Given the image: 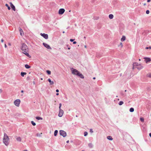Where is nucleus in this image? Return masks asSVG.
<instances>
[{
	"label": "nucleus",
	"instance_id": "obj_5",
	"mask_svg": "<svg viewBox=\"0 0 151 151\" xmlns=\"http://www.w3.org/2000/svg\"><path fill=\"white\" fill-rule=\"evenodd\" d=\"M60 134L61 135L65 137L66 136L67 134L66 132L64 131L60 130Z\"/></svg>",
	"mask_w": 151,
	"mask_h": 151
},
{
	"label": "nucleus",
	"instance_id": "obj_53",
	"mask_svg": "<svg viewBox=\"0 0 151 151\" xmlns=\"http://www.w3.org/2000/svg\"><path fill=\"white\" fill-rule=\"evenodd\" d=\"M85 48H86V45H85Z\"/></svg>",
	"mask_w": 151,
	"mask_h": 151
},
{
	"label": "nucleus",
	"instance_id": "obj_10",
	"mask_svg": "<svg viewBox=\"0 0 151 151\" xmlns=\"http://www.w3.org/2000/svg\"><path fill=\"white\" fill-rule=\"evenodd\" d=\"M19 31L20 33V35L21 36H23L24 35V32L22 29L20 28H19Z\"/></svg>",
	"mask_w": 151,
	"mask_h": 151
},
{
	"label": "nucleus",
	"instance_id": "obj_20",
	"mask_svg": "<svg viewBox=\"0 0 151 151\" xmlns=\"http://www.w3.org/2000/svg\"><path fill=\"white\" fill-rule=\"evenodd\" d=\"M25 67L26 68H27V69L31 67L30 66H29V65H28L27 64H26L25 65Z\"/></svg>",
	"mask_w": 151,
	"mask_h": 151
},
{
	"label": "nucleus",
	"instance_id": "obj_42",
	"mask_svg": "<svg viewBox=\"0 0 151 151\" xmlns=\"http://www.w3.org/2000/svg\"><path fill=\"white\" fill-rule=\"evenodd\" d=\"M4 47L5 48H6L7 47V45L6 44H5Z\"/></svg>",
	"mask_w": 151,
	"mask_h": 151
},
{
	"label": "nucleus",
	"instance_id": "obj_40",
	"mask_svg": "<svg viewBox=\"0 0 151 151\" xmlns=\"http://www.w3.org/2000/svg\"><path fill=\"white\" fill-rule=\"evenodd\" d=\"M2 91V89H0V93H1Z\"/></svg>",
	"mask_w": 151,
	"mask_h": 151
},
{
	"label": "nucleus",
	"instance_id": "obj_37",
	"mask_svg": "<svg viewBox=\"0 0 151 151\" xmlns=\"http://www.w3.org/2000/svg\"><path fill=\"white\" fill-rule=\"evenodd\" d=\"M74 40H74H73V39H70V41H71V42H73Z\"/></svg>",
	"mask_w": 151,
	"mask_h": 151
},
{
	"label": "nucleus",
	"instance_id": "obj_39",
	"mask_svg": "<svg viewBox=\"0 0 151 151\" xmlns=\"http://www.w3.org/2000/svg\"><path fill=\"white\" fill-rule=\"evenodd\" d=\"M1 42H4V40L3 39H2L1 40Z\"/></svg>",
	"mask_w": 151,
	"mask_h": 151
},
{
	"label": "nucleus",
	"instance_id": "obj_6",
	"mask_svg": "<svg viewBox=\"0 0 151 151\" xmlns=\"http://www.w3.org/2000/svg\"><path fill=\"white\" fill-rule=\"evenodd\" d=\"M65 12V10L64 9H60L58 11V14H63Z\"/></svg>",
	"mask_w": 151,
	"mask_h": 151
},
{
	"label": "nucleus",
	"instance_id": "obj_45",
	"mask_svg": "<svg viewBox=\"0 0 151 151\" xmlns=\"http://www.w3.org/2000/svg\"><path fill=\"white\" fill-rule=\"evenodd\" d=\"M8 44L10 46L11 45V44L10 43H9Z\"/></svg>",
	"mask_w": 151,
	"mask_h": 151
},
{
	"label": "nucleus",
	"instance_id": "obj_18",
	"mask_svg": "<svg viewBox=\"0 0 151 151\" xmlns=\"http://www.w3.org/2000/svg\"><path fill=\"white\" fill-rule=\"evenodd\" d=\"M26 74L27 73L25 72H21V75L22 77H24V75H26Z\"/></svg>",
	"mask_w": 151,
	"mask_h": 151
},
{
	"label": "nucleus",
	"instance_id": "obj_57",
	"mask_svg": "<svg viewBox=\"0 0 151 151\" xmlns=\"http://www.w3.org/2000/svg\"><path fill=\"white\" fill-rule=\"evenodd\" d=\"M82 151H84V150H82Z\"/></svg>",
	"mask_w": 151,
	"mask_h": 151
},
{
	"label": "nucleus",
	"instance_id": "obj_3",
	"mask_svg": "<svg viewBox=\"0 0 151 151\" xmlns=\"http://www.w3.org/2000/svg\"><path fill=\"white\" fill-rule=\"evenodd\" d=\"M3 141V142L7 146L8 145L9 142V138L6 133L4 134Z\"/></svg>",
	"mask_w": 151,
	"mask_h": 151
},
{
	"label": "nucleus",
	"instance_id": "obj_48",
	"mask_svg": "<svg viewBox=\"0 0 151 151\" xmlns=\"http://www.w3.org/2000/svg\"><path fill=\"white\" fill-rule=\"evenodd\" d=\"M21 92L22 93H23V90H22V91H21Z\"/></svg>",
	"mask_w": 151,
	"mask_h": 151
},
{
	"label": "nucleus",
	"instance_id": "obj_30",
	"mask_svg": "<svg viewBox=\"0 0 151 151\" xmlns=\"http://www.w3.org/2000/svg\"><path fill=\"white\" fill-rule=\"evenodd\" d=\"M147 75L148 77L150 78H151V73H149Z\"/></svg>",
	"mask_w": 151,
	"mask_h": 151
},
{
	"label": "nucleus",
	"instance_id": "obj_43",
	"mask_svg": "<svg viewBox=\"0 0 151 151\" xmlns=\"http://www.w3.org/2000/svg\"><path fill=\"white\" fill-rule=\"evenodd\" d=\"M149 136L151 137V133H149Z\"/></svg>",
	"mask_w": 151,
	"mask_h": 151
},
{
	"label": "nucleus",
	"instance_id": "obj_41",
	"mask_svg": "<svg viewBox=\"0 0 151 151\" xmlns=\"http://www.w3.org/2000/svg\"><path fill=\"white\" fill-rule=\"evenodd\" d=\"M56 91L57 92H59V91L58 89H57V90H56Z\"/></svg>",
	"mask_w": 151,
	"mask_h": 151
},
{
	"label": "nucleus",
	"instance_id": "obj_25",
	"mask_svg": "<svg viewBox=\"0 0 151 151\" xmlns=\"http://www.w3.org/2000/svg\"><path fill=\"white\" fill-rule=\"evenodd\" d=\"M5 6H6L7 7L8 10H9L10 9V7L7 4H5Z\"/></svg>",
	"mask_w": 151,
	"mask_h": 151
},
{
	"label": "nucleus",
	"instance_id": "obj_15",
	"mask_svg": "<svg viewBox=\"0 0 151 151\" xmlns=\"http://www.w3.org/2000/svg\"><path fill=\"white\" fill-rule=\"evenodd\" d=\"M118 47L120 48H122L123 47V45L122 42H121L120 44L118 45Z\"/></svg>",
	"mask_w": 151,
	"mask_h": 151
},
{
	"label": "nucleus",
	"instance_id": "obj_22",
	"mask_svg": "<svg viewBox=\"0 0 151 151\" xmlns=\"http://www.w3.org/2000/svg\"><path fill=\"white\" fill-rule=\"evenodd\" d=\"M58 133V131L57 130H56L54 132V135L55 136H56L57 135V134Z\"/></svg>",
	"mask_w": 151,
	"mask_h": 151
},
{
	"label": "nucleus",
	"instance_id": "obj_11",
	"mask_svg": "<svg viewBox=\"0 0 151 151\" xmlns=\"http://www.w3.org/2000/svg\"><path fill=\"white\" fill-rule=\"evenodd\" d=\"M144 58L145 59V61L147 63V62H150L151 61V59L150 58Z\"/></svg>",
	"mask_w": 151,
	"mask_h": 151
},
{
	"label": "nucleus",
	"instance_id": "obj_31",
	"mask_svg": "<svg viewBox=\"0 0 151 151\" xmlns=\"http://www.w3.org/2000/svg\"><path fill=\"white\" fill-rule=\"evenodd\" d=\"M88 134V133L87 132H85L84 133V135L85 136H86Z\"/></svg>",
	"mask_w": 151,
	"mask_h": 151
},
{
	"label": "nucleus",
	"instance_id": "obj_35",
	"mask_svg": "<svg viewBox=\"0 0 151 151\" xmlns=\"http://www.w3.org/2000/svg\"><path fill=\"white\" fill-rule=\"evenodd\" d=\"M145 49H151V46H150L149 47H146L145 48Z\"/></svg>",
	"mask_w": 151,
	"mask_h": 151
},
{
	"label": "nucleus",
	"instance_id": "obj_54",
	"mask_svg": "<svg viewBox=\"0 0 151 151\" xmlns=\"http://www.w3.org/2000/svg\"><path fill=\"white\" fill-rule=\"evenodd\" d=\"M140 60H141L140 59H139V61H140Z\"/></svg>",
	"mask_w": 151,
	"mask_h": 151
},
{
	"label": "nucleus",
	"instance_id": "obj_1",
	"mask_svg": "<svg viewBox=\"0 0 151 151\" xmlns=\"http://www.w3.org/2000/svg\"><path fill=\"white\" fill-rule=\"evenodd\" d=\"M22 52L28 57L30 58L31 56L28 53L29 48L24 43L22 44L20 47Z\"/></svg>",
	"mask_w": 151,
	"mask_h": 151
},
{
	"label": "nucleus",
	"instance_id": "obj_44",
	"mask_svg": "<svg viewBox=\"0 0 151 151\" xmlns=\"http://www.w3.org/2000/svg\"><path fill=\"white\" fill-rule=\"evenodd\" d=\"M150 1H151V0H147V2H150Z\"/></svg>",
	"mask_w": 151,
	"mask_h": 151
},
{
	"label": "nucleus",
	"instance_id": "obj_14",
	"mask_svg": "<svg viewBox=\"0 0 151 151\" xmlns=\"http://www.w3.org/2000/svg\"><path fill=\"white\" fill-rule=\"evenodd\" d=\"M48 81L49 82V83H50V85H53L54 84L53 81H51V79H50L49 78L48 79Z\"/></svg>",
	"mask_w": 151,
	"mask_h": 151
},
{
	"label": "nucleus",
	"instance_id": "obj_33",
	"mask_svg": "<svg viewBox=\"0 0 151 151\" xmlns=\"http://www.w3.org/2000/svg\"><path fill=\"white\" fill-rule=\"evenodd\" d=\"M61 106H62L61 104V103H60L59 104V109H61Z\"/></svg>",
	"mask_w": 151,
	"mask_h": 151
},
{
	"label": "nucleus",
	"instance_id": "obj_9",
	"mask_svg": "<svg viewBox=\"0 0 151 151\" xmlns=\"http://www.w3.org/2000/svg\"><path fill=\"white\" fill-rule=\"evenodd\" d=\"M43 44L44 45V46L45 47H46V48H47V49H51V48L50 47V46L48 45L47 44L45 43H43Z\"/></svg>",
	"mask_w": 151,
	"mask_h": 151
},
{
	"label": "nucleus",
	"instance_id": "obj_34",
	"mask_svg": "<svg viewBox=\"0 0 151 151\" xmlns=\"http://www.w3.org/2000/svg\"><path fill=\"white\" fill-rule=\"evenodd\" d=\"M150 13V11L149 10H147L146 11V13L147 14H148L149 13Z\"/></svg>",
	"mask_w": 151,
	"mask_h": 151
},
{
	"label": "nucleus",
	"instance_id": "obj_52",
	"mask_svg": "<svg viewBox=\"0 0 151 151\" xmlns=\"http://www.w3.org/2000/svg\"><path fill=\"white\" fill-rule=\"evenodd\" d=\"M41 79L42 80H43V78H41Z\"/></svg>",
	"mask_w": 151,
	"mask_h": 151
},
{
	"label": "nucleus",
	"instance_id": "obj_46",
	"mask_svg": "<svg viewBox=\"0 0 151 151\" xmlns=\"http://www.w3.org/2000/svg\"><path fill=\"white\" fill-rule=\"evenodd\" d=\"M56 95L57 96H58L59 95V93H56Z\"/></svg>",
	"mask_w": 151,
	"mask_h": 151
},
{
	"label": "nucleus",
	"instance_id": "obj_50",
	"mask_svg": "<svg viewBox=\"0 0 151 151\" xmlns=\"http://www.w3.org/2000/svg\"><path fill=\"white\" fill-rule=\"evenodd\" d=\"M95 78H96L95 77H93V79H95Z\"/></svg>",
	"mask_w": 151,
	"mask_h": 151
},
{
	"label": "nucleus",
	"instance_id": "obj_55",
	"mask_svg": "<svg viewBox=\"0 0 151 151\" xmlns=\"http://www.w3.org/2000/svg\"><path fill=\"white\" fill-rule=\"evenodd\" d=\"M71 12V11H70V10L69 11V12Z\"/></svg>",
	"mask_w": 151,
	"mask_h": 151
},
{
	"label": "nucleus",
	"instance_id": "obj_19",
	"mask_svg": "<svg viewBox=\"0 0 151 151\" xmlns=\"http://www.w3.org/2000/svg\"><path fill=\"white\" fill-rule=\"evenodd\" d=\"M107 138L109 140H113V139L112 137L111 136H108L107 137Z\"/></svg>",
	"mask_w": 151,
	"mask_h": 151
},
{
	"label": "nucleus",
	"instance_id": "obj_56",
	"mask_svg": "<svg viewBox=\"0 0 151 151\" xmlns=\"http://www.w3.org/2000/svg\"><path fill=\"white\" fill-rule=\"evenodd\" d=\"M63 33H64V32H63Z\"/></svg>",
	"mask_w": 151,
	"mask_h": 151
},
{
	"label": "nucleus",
	"instance_id": "obj_27",
	"mask_svg": "<svg viewBox=\"0 0 151 151\" xmlns=\"http://www.w3.org/2000/svg\"><path fill=\"white\" fill-rule=\"evenodd\" d=\"M31 123L33 126H35L36 125L35 123L33 121H31Z\"/></svg>",
	"mask_w": 151,
	"mask_h": 151
},
{
	"label": "nucleus",
	"instance_id": "obj_13",
	"mask_svg": "<svg viewBox=\"0 0 151 151\" xmlns=\"http://www.w3.org/2000/svg\"><path fill=\"white\" fill-rule=\"evenodd\" d=\"M12 9L14 11H15V8L14 6L12 4L10 3Z\"/></svg>",
	"mask_w": 151,
	"mask_h": 151
},
{
	"label": "nucleus",
	"instance_id": "obj_2",
	"mask_svg": "<svg viewBox=\"0 0 151 151\" xmlns=\"http://www.w3.org/2000/svg\"><path fill=\"white\" fill-rule=\"evenodd\" d=\"M71 70L72 73L73 75H77L79 76L81 78H84V77L83 75L80 73L76 69L72 68Z\"/></svg>",
	"mask_w": 151,
	"mask_h": 151
},
{
	"label": "nucleus",
	"instance_id": "obj_17",
	"mask_svg": "<svg viewBox=\"0 0 151 151\" xmlns=\"http://www.w3.org/2000/svg\"><path fill=\"white\" fill-rule=\"evenodd\" d=\"M113 17H114V16L113 14H110L109 15V18H110V19H112L113 18Z\"/></svg>",
	"mask_w": 151,
	"mask_h": 151
},
{
	"label": "nucleus",
	"instance_id": "obj_24",
	"mask_svg": "<svg viewBox=\"0 0 151 151\" xmlns=\"http://www.w3.org/2000/svg\"><path fill=\"white\" fill-rule=\"evenodd\" d=\"M36 118L37 120H42V119L39 116H37L36 117Z\"/></svg>",
	"mask_w": 151,
	"mask_h": 151
},
{
	"label": "nucleus",
	"instance_id": "obj_21",
	"mask_svg": "<svg viewBox=\"0 0 151 151\" xmlns=\"http://www.w3.org/2000/svg\"><path fill=\"white\" fill-rule=\"evenodd\" d=\"M17 141L21 142V138L20 137H18L17 138Z\"/></svg>",
	"mask_w": 151,
	"mask_h": 151
},
{
	"label": "nucleus",
	"instance_id": "obj_7",
	"mask_svg": "<svg viewBox=\"0 0 151 151\" xmlns=\"http://www.w3.org/2000/svg\"><path fill=\"white\" fill-rule=\"evenodd\" d=\"M40 35L41 36H42L46 39H47L48 38V35L47 34L41 33H40Z\"/></svg>",
	"mask_w": 151,
	"mask_h": 151
},
{
	"label": "nucleus",
	"instance_id": "obj_12",
	"mask_svg": "<svg viewBox=\"0 0 151 151\" xmlns=\"http://www.w3.org/2000/svg\"><path fill=\"white\" fill-rule=\"evenodd\" d=\"M139 65V64L138 63L134 62L133 64V69L134 68V67L135 66H138Z\"/></svg>",
	"mask_w": 151,
	"mask_h": 151
},
{
	"label": "nucleus",
	"instance_id": "obj_51",
	"mask_svg": "<svg viewBox=\"0 0 151 151\" xmlns=\"http://www.w3.org/2000/svg\"><path fill=\"white\" fill-rule=\"evenodd\" d=\"M23 151H27V150H24Z\"/></svg>",
	"mask_w": 151,
	"mask_h": 151
},
{
	"label": "nucleus",
	"instance_id": "obj_26",
	"mask_svg": "<svg viewBox=\"0 0 151 151\" xmlns=\"http://www.w3.org/2000/svg\"><path fill=\"white\" fill-rule=\"evenodd\" d=\"M48 75H50L51 74V71L49 70H47L46 71Z\"/></svg>",
	"mask_w": 151,
	"mask_h": 151
},
{
	"label": "nucleus",
	"instance_id": "obj_29",
	"mask_svg": "<svg viewBox=\"0 0 151 151\" xmlns=\"http://www.w3.org/2000/svg\"><path fill=\"white\" fill-rule=\"evenodd\" d=\"M140 120L142 122H144V119L143 118H140Z\"/></svg>",
	"mask_w": 151,
	"mask_h": 151
},
{
	"label": "nucleus",
	"instance_id": "obj_32",
	"mask_svg": "<svg viewBox=\"0 0 151 151\" xmlns=\"http://www.w3.org/2000/svg\"><path fill=\"white\" fill-rule=\"evenodd\" d=\"M143 68V66H141L140 68L138 67L137 68V69L139 70H140L142 68Z\"/></svg>",
	"mask_w": 151,
	"mask_h": 151
},
{
	"label": "nucleus",
	"instance_id": "obj_4",
	"mask_svg": "<svg viewBox=\"0 0 151 151\" xmlns=\"http://www.w3.org/2000/svg\"><path fill=\"white\" fill-rule=\"evenodd\" d=\"M20 101H21L20 99H17L14 101V104L17 107H19V106Z\"/></svg>",
	"mask_w": 151,
	"mask_h": 151
},
{
	"label": "nucleus",
	"instance_id": "obj_47",
	"mask_svg": "<svg viewBox=\"0 0 151 151\" xmlns=\"http://www.w3.org/2000/svg\"><path fill=\"white\" fill-rule=\"evenodd\" d=\"M69 140H68V141H67L66 142H67V143H69Z\"/></svg>",
	"mask_w": 151,
	"mask_h": 151
},
{
	"label": "nucleus",
	"instance_id": "obj_36",
	"mask_svg": "<svg viewBox=\"0 0 151 151\" xmlns=\"http://www.w3.org/2000/svg\"><path fill=\"white\" fill-rule=\"evenodd\" d=\"M90 132L91 133H93V131L92 129H90Z\"/></svg>",
	"mask_w": 151,
	"mask_h": 151
},
{
	"label": "nucleus",
	"instance_id": "obj_38",
	"mask_svg": "<svg viewBox=\"0 0 151 151\" xmlns=\"http://www.w3.org/2000/svg\"><path fill=\"white\" fill-rule=\"evenodd\" d=\"M76 43H77V42H76V41H74V42H73V44H76Z\"/></svg>",
	"mask_w": 151,
	"mask_h": 151
},
{
	"label": "nucleus",
	"instance_id": "obj_8",
	"mask_svg": "<svg viewBox=\"0 0 151 151\" xmlns=\"http://www.w3.org/2000/svg\"><path fill=\"white\" fill-rule=\"evenodd\" d=\"M63 114V111L61 109H59L58 116L59 117H61Z\"/></svg>",
	"mask_w": 151,
	"mask_h": 151
},
{
	"label": "nucleus",
	"instance_id": "obj_16",
	"mask_svg": "<svg viewBox=\"0 0 151 151\" xmlns=\"http://www.w3.org/2000/svg\"><path fill=\"white\" fill-rule=\"evenodd\" d=\"M126 40V37L124 36H123L121 39V41H124Z\"/></svg>",
	"mask_w": 151,
	"mask_h": 151
},
{
	"label": "nucleus",
	"instance_id": "obj_23",
	"mask_svg": "<svg viewBox=\"0 0 151 151\" xmlns=\"http://www.w3.org/2000/svg\"><path fill=\"white\" fill-rule=\"evenodd\" d=\"M129 111L131 112H133L134 111V108H130V109H129Z\"/></svg>",
	"mask_w": 151,
	"mask_h": 151
},
{
	"label": "nucleus",
	"instance_id": "obj_28",
	"mask_svg": "<svg viewBox=\"0 0 151 151\" xmlns=\"http://www.w3.org/2000/svg\"><path fill=\"white\" fill-rule=\"evenodd\" d=\"M123 103H124L122 101H120L119 102V104L120 105H122L123 104Z\"/></svg>",
	"mask_w": 151,
	"mask_h": 151
},
{
	"label": "nucleus",
	"instance_id": "obj_49",
	"mask_svg": "<svg viewBox=\"0 0 151 151\" xmlns=\"http://www.w3.org/2000/svg\"><path fill=\"white\" fill-rule=\"evenodd\" d=\"M70 47H69L68 48V50H70Z\"/></svg>",
	"mask_w": 151,
	"mask_h": 151
}]
</instances>
